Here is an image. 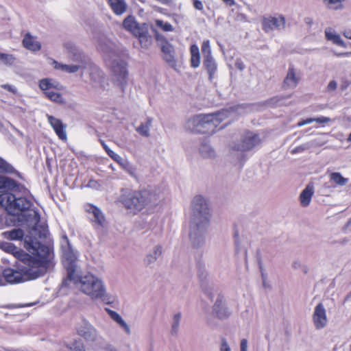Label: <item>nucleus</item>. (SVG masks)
Masks as SVG:
<instances>
[{
  "label": "nucleus",
  "instance_id": "1",
  "mask_svg": "<svg viewBox=\"0 0 351 351\" xmlns=\"http://www.w3.org/2000/svg\"><path fill=\"white\" fill-rule=\"evenodd\" d=\"M22 196L16 197V195L12 193H4L0 194V204L5 208L8 215L3 217L0 216V223H5V226H10L15 225V220L12 218L15 216H23V220L25 221H34V225L33 230L37 231L40 228L39 236L45 237L47 232V225H39L40 221V216L38 210L33 209V202L29 199L27 196L30 192L26 195L23 194V191L21 192ZM3 225H0V228H3Z\"/></svg>",
  "mask_w": 351,
  "mask_h": 351
},
{
  "label": "nucleus",
  "instance_id": "2",
  "mask_svg": "<svg viewBox=\"0 0 351 351\" xmlns=\"http://www.w3.org/2000/svg\"><path fill=\"white\" fill-rule=\"evenodd\" d=\"M40 250L43 252L41 259L32 260L21 262H15L12 268H5L2 272V277L5 285L6 283L16 284L24 281L36 280L44 276L49 267L53 254L49 247H41Z\"/></svg>",
  "mask_w": 351,
  "mask_h": 351
},
{
  "label": "nucleus",
  "instance_id": "3",
  "mask_svg": "<svg viewBox=\"0 0 351 351\" xmlns=\"http://www.w3.org/2000/svg\"><path fill=\"white\" fill-rule=\"evenodd\" d=\"M67 279L75 284L80 283L82 291L92 298H102L104 295L105 289L101 281L91 274L78 276L75 269L71 268L68 269Z\"/></svg>",
  "mask_w": 351,
  "mask_h": 351
},
{
  "label": "nucleus",
  "instance_id": "4",
  "mask_svg": "<svg viewBox=\"0 0 351 351\" xmlns=\"http://www.w3.org/2000/svg\"><path fill=\"white\" fill-rule=\"evenodd\" d=\"M26 249L31 252V254L19 248L12 243L2 242L0 243V249L6 253L13 255L16 261L15 262H21L22 260L29 261L32 260L41 259L42 254H44L40 250L41 247H47L38 241L30 239L26 241Z\"/></svg>",
  "mask_w": 351,
  "mask_h": 351
},
{
  "label": "nucleus",
  "instance_id": "5",
  "mask_svg": "<svg viewBox=\"0 0 351 351\" xmlns=\"http://www.w3.org/2000/svg\"><path fill=\"white\" fill-rule=\"evenodd\" d=\"M219 112L208 114H199L193 118L194 130L197 133L212 134L217 130V128L223 121Z\"/></svg>",
  "mask_w": 351,
  "mask_h": 351
},
{
  "label": "nucleus",
  "instance_id": "6",
  "mask_svg": "<svg viewBox=\"0 0 351 351\" xmlns=\"http://www.w3.org/2000/svg\"><path fill=\"white\" fill-rule=\"evenodd\" d=\"M149 193L144 191H125L121 196L124 206L134 213L143 210L148 203Z\"/></svg>",
  "mask_w": 351,
  "mask_h": 351
},
{
  "label": "nucleus",
  "instance_id": "7",
  "mask_svg": "<svg viewBox=\"0 0 351 351\" xmlns=\"http://www.w3.org/2000/svg\"><path fill=\"white\" fill-rule=\"evenodd\" d=\"M38 86L49 100L59 104L64 102L62 96L59 93L62 89V86L59 82L50 78H45L39 81Z\"/></svg>",
  "mask_w": 351,
  "mask_h": 351
},
{
  "label": "nucleus",
  "instance_id": "8",
  "mask_svg": "<svg viewBox=\"0 0 351 351\" xmlns=\"http://www.w3.org/2000/svg\"><path fill=\"white\" fill-rule=\"evenodd\" d=\"M85 212L90 215L89 221L95 229L103 228L106 224V219L101 210L97 206L86 203L84 205Z\"/></svg>",
  "mask_w": 351,
  "mask_h": 351
},
{
  "label": "nucleus",
  "instance_id": "9",
  "mask_svg": "<svg viewBox=\"0 0 351 351\" xmlns=\"http://www.w3.org/2000/svg\"><path fill=\"white\" fill-rule=\"evenodd\" d=\"M262 29L265 33L284 29L286 25L285 18L282 15L278 16H264L261 20Z\"/></svg>",
  "mask_w": 351,
  "mask_h": 351
},
{
  "label": "nucleus",
  "instance_id": "10",
  "mask_svg": "<svg viewBox=\"0 0 351 351\" xmlns=\"http://www.w3.org/2000/svg\"><path fill=\"white\" fill-rule=\"evenodd\" d=\"M193 215L195 218L203 217L206 222L209 221L210 214L206 201L201 195L194 197L192 202Z\"/></svg>",
  "mask_w": 351,
  "mask_h": 351
},
{
  "label": "nucleus",
  "instance_id": "11",
  "mask_svg": "<svg viewBox=\"0 0 351 351\" xmlns=\"http://www.w3.org/2000/svg\"><path fill=\"white\" fill-rule=\"evenodd\" d=\"M10 191L14 192H22L26 195L29 193V191L25 188L23 185L18 183L14 180L0 176V193H10Z\"/></svg>",
  "mask_w": 351,
  "mask_h": 351
},
{
  "label": "nucleus",
  "instance_id": "12",
  "mask_svg": "<svg viewBox=\"0 0 351 351\" xmlns=\"http://www.w3.org/2000/svg\"><path fill=\"white\" fill-rule=\"evenodd\" d=\"M261 138L257 134L247 131L241 141V145L237 148L242 152L249 151L261 143Z\"/></svg>",
  "mask_w": 351,
  "mask_h": 351
},
{
  "label": "nucleus",
  "instance_id": "13",
  "mask_svg": "<svg viewBox=\"0 0 351 351\" xmlns=\"http://www.w3.org/2000/svg\"><path fill=\"white\" fill-rule=\"evenodd\" d=\"M313 322L316 329L324 328L328 322L326 311L322 303H319L315 308L313 314Z\"/></svg>",
  "mask_w": 351,
  "mask_h": 351
},
{
  "label": "nucleus",
  "instance_id": "14",
  "mask_svg": "<svg viewBox=\"0 0 351 351\" xmlns=\"http://www.w3.org/2000/svg\"><path fill=\"white\" fill-rule=\"evenodd\" d=\"M77 334L87 341L94 342L97 338V330L88 322L84 321L77 328Z\"/></svg>",
  "mask_w": 351,
  "mask_h": 351
},
{
  "label": "nucleus",
  "instance_id": "15",
  "mask_svg": "<svg viewBox=\"0 0 351 351\" xmlns=\"http://www.w3.org/2000/svg\"><path fill=\"white\" fill-rule=\"evenodd\" d=\"M112 70L114 75L117 77L120 86L123 89L128 77L127 63L125 61L114 62L112 66Z\"/></svg>",
  "mask_w": 351,
  "mask_h": 351
},
{
  "label": "nucleus",
  "instance_id": "16",
  "mask_svg": "<svg viewBox=\"0 0 351 351\" xmlns=\"http://www.w3.org/2000/svg\"><path fill=\"white\" fill-rule=\"evenodd\" d=\"M47 119L59 139L66 141V125H64L60 119L51 115H48Z\"/></svg>",
  "mask_w": 351,
  "mask_h": 351
},
{
  "label": "nucleus",
  "instance_id": "17",
  "mask_svg": "<svg viewBox=\"0 0 351 351\" xmlns=\"http://www.w3.org/2000/svg\"><path fill=\"white\" fill-rule=\"evenodd\" d=\"M22 45L25 49L31 51H38L41 49V43L37 40V38L29 32L24 35Z\"/></svg>",
  "mask_w": 351,
  "mask_h": 351
},
{
  "label": "nucleus",
  "instance_id": "18",
  "mask_svg": "<svg viewBox=\"0 0 351 351\" xmlns=\"http://www.w3.org/2000/svg\"><path fill=\"white\" fill-rule=\"evenodd\" d=\"M161 51L163 53L162 58L165 62L172 66H175L176 61L175 58V49L173 46L168 41H165L162 45Z\"/></svg>",
  "mask_w": 351,
  "mask_h": 351
},
{
  "label": "nucleus",
  "instance_id": "19",
  "mask_svg": "<svg viewBox=\"0 0 351 351\" xmlns=\"http://www.w3.org/2000/svg\"><path fill=\"white\" fill-rule=\"evenodd\" d=\"M300 80V77L297 75L295 69L290 66L284 80L283 87L285 88H293L297 86Z\"/></svg>",
  "mask_w": 351,
  "mask_h": 351
},
{
  "label": "nucleus",
  "instance_id": "20",
  "mask_svg": "<svg viewBox=\"0 0 351 351\" xmlns=\"http://www.w3.org/2000/svg\"><path fill=\"white\" fill-rule=\"evenodd\" d=\"M313 193V186L311 184H308L302 191L300 195V202L303 207H306L310 204Z\"/></svg>",
  "mask_w": 351,
  "mask_h": 351
},
{
  "label": "nucleus",
  "instance_id": "21",
  "mask_svg": "<svg viewBox=\"0 0 351 351\" xmlns=\"http://www.w3.org/2000/svg\"><path fill=\"white\" fill-rule=\"evenodd\" d=\"M108 5L117 15L123 14L127 10V4L124 0H108Z\"/></svg>",
  "mask_w": 351,
  "mask_h": 351
},
{
  "label": "nucleus",
  "instance_id": "22",
  "mask_svg": "<svg viewBox=\"0 0 351 351\" xmlns=\"http://www.w3.org/2000/svg\"><path fill=\"white\" fill-rule=\"evenodd\" d=\"M203 66L208 74V79L212 81L217 70V65L213 57L203 59Z\"/></svg>",
  "mask_w": 351,
  "mask_h": 351
},
{
  "label": "nucleus",
  "instance_id": "23",
  "mask_svg": "<svg viewBox=\"0 0 351 351\" xmlns=\"http://www.w3.org/2000/svg\"><path fill=\"white\" fill-rule=\"evenodd\" d=\"M222 296L219 295L213 306V312L215 314V315L219 319L226 318L229 315L227 308L222 306Z\"/></svg>",
  "mask_w": 351,
  "mask_h": 351
},
{
  "label": "nucleus",
  "instance_id": "24",
  "mask_svg": "<svg viewBox=\"0 0 351 351\" xmlns=\"http://www.w3.org/2000/svg\"><path fill=\"white\" fill-rule=\"evenodd\" d=\"M123 25L126 29L132 32L135 36H138L140 38L141 37V34L139 33L140 29L138 25L132 16L125 18L123 22Z\"/></svg>",
  "mask_w": 351,
  "mask_h": 351
},
{
  "label": "nucleus",
  "instance_id": "25",
  "mask_svg": "<svg viewBox=\"0 0 351 351\" xmlns=\"http://www.w3.org/2000/svg\"><path fill=\"white\" fill-rule=\"evenodd\" d=\"M191 66L193 68H197L200 64L199 49L197 45H192L190 47Z\"/></svg>",
  "mask_w": 351,
  "mask_h": 351
},
{
  "label": "nucleus",
  "instance_id": "26",
  "mask_svg": "<svg viewBox=\"0 0 351 351\" xmlns=\"http://www.w3.org/2000/svg\"><path fill=\"white\" fill-rule=\"evenodd\" d=\"M325 36L328 40L332 41L337 45L346 47V43L342 40L340 36L332 32L330 28L326 29Z\"/></svg>",
  "mask_w": 351,
  "mask_h": 351
},
{
  "label": "nucleus",
  "instance_id": "27",
  "mask_svg": "<svg viewBox=\"0 0 351 351\" xmlns=\"http://www.w3.org/2000/svg\"><path fill=\"white\" fill-rule=\"evenodd\" d=\"M330 182L335 186H343L347 184L348 179L343 177L339 172H332L329 175Z\"/></svg>",
  "mask_w": 351,
  "mask_h": 351
},
{
  "label": "nucleus",
  "instance_id": "28",
  "mask_svg": "<svg viewBox=\"0 0 351 351\" xmlns=\"http://www.w3.org/2000/svg\"><path fill=\"white\" fill-rule=\"evenodd\" d=\"M5 238L10 240H22L24 237V232L21 228L13 229L3 233Z\"/></svg>",
  "mask_w": 351,
  "mask_h": 351
},
{
  "label": "nucleus",
  "instance_id": "29",
  "mask_svg": "<svg viewBox=\"0 0 351 351\" xmlns=\"http://www.w3.org/2000/svg\"><path fill=\"white\" fill-rule=\"evenodd\" d=\"M108 314L110 315V318L115 321L117 324H119L121 327H123L126 332H129L130 329L128 324L123 320L121 317L118 314L116 311H114L109 308H106Z\"/></svg>",
  "mask_w": 351,
  "mask_h": 351
},
{
  "label": "nucleus",
  "instance_id": "30",
  "mask_svg": "<svg viewBox=\"0 0 351 351\" xmlns=\"http://www.w3.org/2000/svg\"><path fill=\"white\" fill-rule=\"evenodd\" d=\"M152 124V119H148L145 123H141L136 128V130L143 136L148 137L149 136V128Z\"/></svg>",
  "mask_w": 351,
  "mask_h": 351
},
{
  "label": "nucleus",
  "instance_id": "31",
  "mask_svg": "<svg viewBox=\"0 0 351 351\" xmlns=\"http://www.w3.org/2000/svg\"><path fill=\"white\" fill-rule=\"evenodd\" d=\"M14 168L4 159L0 157V173H14Z\"/></svg>",
  "mask_w": 351,
  "mask_h": 351
},
{
  "label": "nucleus",
  "instance_id": "32",
  "mask_svg": "<svg viewBox=\"0 0 351 351\" xmlns=\"http://www.w3.org/2000/svg\"><path fill=\"white\" fill-rule=\"evenodd\" d=\"M324 4L329 9L338 10L343 8L342 3L344 0H323Z\"/></svg>",
  "mask_w": 351,
  "mask_h": 351
},
{
  "label": "nucleus",
  "instance_id": "33",
  "mask_svg": "<svg viewBox=\"0 0 351 351\" xmlns=\"http://www.w3.org/2000/svg\"><path fill=\"white\" fill-rule=\"evenodd\" d=\"M202 53L204 59L213 57L211 54L210 41L208 40L203 41L202 44Z\"/></svg>",
  "mask_w": 351,
  "mask_h": 351
},
{
  "label": "nucleus",
  "instance_id": "34",
  "mask_svg": "<svg viewBox=\"0 0 351 351\" xmlns=\"http://www.w3.org/2000/svg\"><path fill=\"white\" fill-rule=\"evenodd\" d=\"M155 24L158 28L161 29L164 32L173 31V27L171 24L168 22H164L162 20H156Z\"/></svg>",
  "mask_w": 351,
  "mask_h": 351
},
{
  "label": "nucleus",
  "instance_id": "35",
  "mask_svg": "<svg viewBox=\"0 0 351 351\" xmlns=\"http://www.w3.org/2000/svg\"><path fill=\"white\" fill-rule=\"evenodd\" d=\"M80 67V66L77 65H67L61 64H58V66H56V69H60L69 73L77 72L79 70Z\"/></svg>",
  "mask_w": 351,
  "mask_h": 351
},
{
  "label": "nucleus",
  "instance_id": "36",
  "mask_svg": "<svg viewBox=\"0 0 351 351\" xmlns=\"http://www.w3.org/2000/svg\"><path fill=\"white\" fill-rule=\"evenodd\" d=\"M0 60L5 64L11 65L14 63L15 58L11 54L0 53Z\"/></svg>",
  "mask_w": 351,
  "mask_h": 351
},
{
  "label": "nucleus",
  "instance_id": "37",
  "mask_svg": "<svg viewBox=\"0 0 351 351\" xmlns=\"http://www.w3.org/2000/svg\"><path fill=\"white\" fill-rule=\"evenodd\" d=\"M193 223H195V225L194 226V227H191V229H193V230L195 231V230H197L199 229V228L202 226V225H204V224H208V222H206L204 219V218L202 217H199V218H195L193 215Z\"/></svg>",
  "mask_w": 351,
  "mask_h": 351
},
{
  "label": "nucleus",
  "instance_id": "38",
  "mask_svg": "<svg viewBox=\"0 0 351 351\" xmlns=\"http://www.w3.org/2000/svg\"><path fill=\"white\" fill-rule=\"evenodd\" d=\"M72 351H85V348L83 343L80 341H74L71 347Z\"/></svg>",
  "mask_w": 351,
  "mask_h": 351
},
{
  "label": "nucleus",
  "instance_id": "39",
  "mask_svg": "<svg viewBox=\"0 0 351 351\" xmlns=\"http://www.w3.org/2000/svg\"><path fill=\"white\" fill-rule=\"evenodd\" d=\"M180 318H181L180 313H177V314H176L174 315L173 323V325H172V330L174 332H177Z\"/></svg>",
  "mask_w": 351,
  "mask_h": 351
},
{
  "label": "nucleus",
  "instance_id": "40",
  "mask_svg": "<svg viewBox=\"0 0 351 351\" xmlns=\"http://www.w3.org/2000/svg\"><path fill=\"white\" fill-rule=\"evenodd\" d=\"M108 155L115 162H120L121 160V157L111 150L110 148L106 152Z\"/></svg>",
  "mask_w": 351,
  "mask_h": 351
},
{
  "label": "nucleus",
  "instance_id": "41",
  "mask_svg": "<svg viewBox=\"0 0 351 351\" xmlns=\"http://www.w3.org/2000/svg\"><path fill=\"white\" fill-rule=\"evenodd\" d=\"M154 254H155L154 257H153L151 255L147 256L148 263L152 262V259L155 260L156 258V256L160 255L162 254V247L160 246H157L154 250Z\"/></svg>",
  "mask_w": 351,
  "mask_h": 351
},
{
  "label": "nucleus",
  "instance_id": "42",
  "mask_svg": "<svg viewBox=\"0 0 351 351\" xmlns=\"http://www.w3.org/2000/svg\"><path fill=\"white\" fill-rule=\"evenodd\" d=\"M330 121H331V119L330 118L326 117H320L314 118L315 122H317V123L322 124V125L328 123L330 122Z\"/></svg>",
  "mask_w": 351,
  "mask_h": 351
},
{
  "label": "nucleus",
  "instance_id": "43",
  "mask_svg": "<svg viewBox=\"0 0 351 351\" xmlns=\"http://www.w3.org/2000/svg\"><path fill=\"white\" fill-rule=\"evenodd\" d=\"M193 7L197 10H203L204 5L200 0H192Z\"/></svg>",
  "mask_w": 351,
  "mask_h": 351
},
{
  "label": "nucleus",
  "instance_id": "44",
  "mask_svg": "<svg viewBox=\"0 0 351 351\" xmlns=\"http://www.w3.org/2000/svg\"><path fill=\"white\" fill-rule=\"evenodd\" d=\"M306 148H307V146L305 145L297 146L294 149H292L291 153L293 154H298V153H301V152H304Z\"/></svg>",
  "mask_w": 351,
  "mask_h": 351
},
{
  "label": "nucleus",
  "instance_id": "45",
  "mask_svg": "<svg viewBox=\"0 0 351 351\" xmlns=\"http://www.w3.org/2000/svg\"><path fill=\"white\" fill-rule=\"evenodd\" d=\"M337 84L335 80H332L329 82L327 86V90L328 91H333L337 89Z\"/></svg>",
  "mask_w": 351,
  "mask_h": 351
},
{
  "label": "nucleus",
  "instance_id": "46",
  "mask_svg": "<svg viewBox=\"0 0 351 351\" xmlns=\"http://www.w3.org/2000/svg\"><path fill=\"white\" fill-rule=\"evenodd\" d=\"M313 122H315L314 118H307L306 119H303V120L300 121V122H298V125L302 126V125H304L306 124L311 123Z\"/></svg>",
  "mask_w": 351,
  "mask_h": 351
},
{
  "label": "nucleus",
  "instance_id": "47",
  "mask_svg": "<svg viewBox=\"0 0 351 351\" xmlns=\"http://www.w3.org/2000/svg\"><path fill=\"white\" fill-rule=\"evenodd\" d=\"M1 86L2 88H3V89H5V90H8L9 92H11V93H15L16 92L14 88L12 86L10 85V84H2Z\"/></svg>",
  "mask_w": 351,
  "mask_h": 351
},
{
  "label": "nucleus",
  "instance_id": "48",
  "mask_svg": "<svg viewBox=\"0 0 351 351\" xmlns=\"http://www.w3.org/2000/svg\"><path fill=\"white\" fill-rule=\"evenodd\" d=\"M241 351H247V341L245 339H243L241 341Z\"/></svg>",
  "mask_w": 351,
  "mask_h": 351
},
{
  "label": "nucleus",
  "instance_id": "49",
  "mask_svg": "<svg viewBox=\"0 0 351 351\" xmlns=\"http://www.w3.org/2000/svg\"><path fill=\"white\" fill-rule=\"evenodd\" d=\"M221 351H230V349L225 339L222 341Z\"/></svg>",
  "mask_w": 351,
  "mask_h": 351
},
{
  "label": "nucleus",
  "instance_id": "50",
  "mask_svg": "<svg viewBox=\"0 0 351 351\" xmlns=\"http://www.w3.org/2000/svg\"><path fill=\"white\" fill-rule=\"evenodd\" d=\"M343 35L348 39L351 40V28L346 29L343 31Z\"/></svg>",
  "mask_w": 351,
  "mask_h": 351
},
{
  "label": "nucleus",
  "instance_id": "51",
  "mask_svg": "<svg viewBox=\"0 0 351 351\" xmlns=\"http://www.w3.org/2000/svg\"><path fill=\"white\" fill-rule=\"evenodd\" d=\"M350 84V82L348 80H344L341 85V89L342 90L346 89L349 86Z\"/></svg>",
  "mask_w": 351,
  "mask_h": 351
},
{
  "label": "nucleus",
  "instance_id": "52",
  "mask_svg": "<svg viewBox=\"0 0 351 351\" xmlns=\"http://www.w3.org/2000/svg\"><path fill=\"white\" fill-rule=\"evenodd\" d=\"M223 2L228 6H233L235 4L234 0H222Z\"/></svg>",
  "mask_w": 351,
  "mask_h": 351
},
{
  "label": "nucleus",
  "instance_id": "53",
  "mask_svg": "<svg viewBox=\"0 0 351 351\" xmlns=\"http://www.w3.org/2000/svg\"><path fill=\"white\" fill-rule=\"evenodd\" d=\"M336 56H338V57H341V56H346V57L351 56V51L337 53Z\"/></svg>",
  "mask_w": 351,
  "mask_h": 351
},
{
  "label": "nucleus",
  "instance_id": "54",
  "mask_svg": "<svg viewBox=\"0 0 351 351\" xmlns=\"http://www.w3.org/2000/svg\"><path fill=\"white\" fill-rule=\"evenodd\" d=\"M305 22L308 25H311L313 23V19L311 18H309V17L306 18L305 19Z\"/></svg>",
  "mask_w": 351,
  "mask_h": 351
},
{
  "label": "nucleus",
  "instance_id": "55",
  "mask_svg": "<svg viewBox=\"0 0 351 351\" xmlns=\"http://www.w3.org/2000/svg\"><path fill=\"white\" fill-rule=\"evenodd\" d=\"M101 144L103 147V148L104 149V150L106 152L108 150V149H109V147H108V145L104 143V141H101Z\"/></svg>",
  "mask_w": 351,
  "mask_h": 351
},
{
  "label": "nucleus",
  "instance_id": "56",
  "mask_svg": "<svg viewBox=\"0 0 351 351\" xmlns=\"http://www.w3.org/2000/svg\"><path fill=\"white\" fill-rule=\"evenodd\" d=\"M280 99H278L277 97H273L270 99V101L275 104L276 102H278Z\"/></svg>",
  "mask_w": 351,
  "mask_h": 351
},
{
  "label": "nucleus",
  "instance_id": "57",
  "mask_svg": "<svg viewBox=\"0 0 351 351\" xmlns=\"http://www.w3.org/2000/svg\"><path fill=\"white\" fill-rule=\"evenodd\" d=\"M95 182L94 180H90L88 183V186H91L93 185V183Z\"/></svg>",
  "mask_w": 351,
  "mask_h": 351
},
{
  "label": "nucleus",
  "instance_id": "58",
  "mask_svg": "<svg viewBox=\"0 0 351 351\" xmlns=\"http://www.w3.org/2000/svg\"><path fill=\"white\" fill-rule=\"evenodd\" d=\"M347 141L351 142V132H350V134L348 136Z\"/></svg>",
  "mask_w": 351,
  "mask_h": 351
},
{
  "label": "nucleus",
  "instance_id": "59",
  "mask_svg": "<svg viewBox=\"0 0 351 351\" xmlns=\"http://www.w3.org/2000/svg\"><path fill=\"white\" fill-rule=\"evenodd\" d=\"M189 237H190V238H192V237H193V231L192 230H191V232L189 233Z\"/></svg>",
  "mask_w": 351,
  "mask_h": 351
},
{
  "label": "nucleus",
  "instance_id": "60",
  "mask_svg": "<svg viewBox=\"0 0 351 351\" xmlns=\"http://www.w3.org/2000/svg\"><path fill=\"white\" fill-rule=\"evenodd\" d=\"M238 236H239V234H238V232H237L235 233V237H238Z\"/></svg>",
  "mask_w": 351,
  "mask_h": 351
},
{
  "label": "nucleus",
  "instance_id": "61",
  "mask_svg": "<svg viewBox=\"0 0 351 351\" xmlns=\"http://www.w3.org/2000/svg\"><path fill=\"white\" fill-rule=\"evenodd\" d=\"M49 91H55L54 89H49Z\"/></svg>",
  "mask_w": 351,
  "mask_h": 351
},
{
  "label": "nucleus",
  "instance_id": "62",
  "mask_svg": "<svg viewBox=\"0 0 351 351\" xmlns=\"http://www.w3.org/2000/svg\"><path fill=\"white\" fill-rule=\"evenodd\" d=\"M210 299H211V300H213V296H210Z\"/></svg>",
  "mask_w": 351,
  "mask_h": 351
},
{
  "label": "nucleus",
  "instance_id": "63",
  "mask_svg": "<svg viewBox=\"0 0 351 351\" xmlns=\"http://www.w3.org/2000/svg\"><path fill=\"white\" fill-rule=\"evenodd\" d=\"M349 222L351 223V217H350V219Z\"/></svg>",
  "mask_w": 351,
  "mask_h": 351
}]
</instances>
